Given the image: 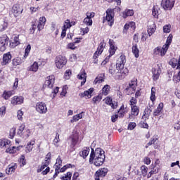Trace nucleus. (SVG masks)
<instances>
[{
    "instance_id": "obj_1",
    "label": "nucleus",
    "mask_w": 180,
    "mask_h": 180,
    "mask_svg": "<svg viewBox=\"0 0 180 180\" xmlns=\"http://www.w3.org/2000/svg\"><path fill=\"white\" fill-rule=\"evenodd\" d=\"M126 64V56L121 55L117 60L116 67L110 66L109 72L115 78V79H124L129 74L127 68H124Z\"/></svg>"
},
{
    "instance_id": "obj_2",
    "label": "nucleus",
    "mask_w": 180,
    "mask_h": 180,
    "mask_svg": "<svg viewBox=\"0 0 180 180\" xmlns=\"http://www.w3.org/2000/svg\"><path fill=\"white\" fill-rule=\"evenodd\" d=\"M105 158V151L102 148H97L96 150L91 148L89 162H94L96 167H101V165H103Z\"/></svg>"
},
{
    "instance_id": "obj_3",
    "label": "nucleus",
    "mask_w": 180,
    "mask_h": 180,
    "mask_svg": "<svg viewBox=\"0 0 180 180\" xmlns=\"http://www.w3.org/2000/svg\"><path fill=\"white\" fill-rule=\"evenodd\" d=\"M49 164L50 162L49 160H45L44 162H42L41 165L37 169V172H41L42 175H47V174L50 172V167H49Z\"/></svg>"
},
{
    "instance_id": "obj_4",
    "label": "nucleus",
    "mask_w": 180,
    "mask_h": 180,
    "mask_svg": "<svg viewBox=\"0 0 180 180\" xmlns=\"http://www.w3.org/2000/svg\"><path fill=\"white\" fill-rule=\"evenodd\" d=\"M36 111L39 115H46L47 113V105L44 102H38L35 105Z\"/></svg>"
},
{
    "instance_id": "obj_5",
    "label": "nucleus",
    "mask_w": 180,
    "mask_h": 180,
    "mask_svg": "<svg viewBox=\"0 0 180 180\" xmlns=\"http://www.w3.org/2000/svg\"><path fill=\"white\" fill-rule=\"evenodd\" d=\"M175 5V0H162L161 6L165 11H171Z\"/></svg>"
},
{
    "instance_id": "obj_6",
    "label": "nucleus",
    "mask_w": 180,
    "mask_h": 180,
    "mask_svg": "<svg viewBox=\"0 0 180 180\" xmlns=\"http://www.w3.org/2000/svg\"><path fill=\"white\" fill-rule=\"evenodd\" d=\"M55 64L57 68L61 69L67 64V58L63 56H58L55 59Z\"/></svg>"
},
{
    "instance_id": "obj_7",
    "label": "nucleus",
    "mask_w": 180,
    "mask_h": 180,
    "mask_svg": "<svg viewBox=\"0 0 180 180\" xmlns=\"http://www.w3.org/2000/svg\"><path fill=\"white\" fill-rule=\"evenodd\" d=\"M113 18H115V12L113 9L108 8L106 11V16L105 20L108 22L109 26H113Z\"/></svg>"
},
{
    "instance_id": "obj_8",
    "label": "nucleus",
    "mask_w": 180,
    "mask_h": 180,
    "mask_svg": "<svg viewBox=\"0 0 180 180\" xmlns=\"http://www.w3.org/2000/svg\"><path fill=\"white\" fill-rule=\"evenodd\" d=\"M168 51L167 45H163L162 47L158 46L153 50L154 56H161V57H164L165 54Z\"/></svg>"
},
{
    "instance_id": "obj_9",
    "label": "nucleus",
    "mask_w": 180,
    "mask_h": 180,
    "mask_svg": "<svg viewBox=\"0 0 180 180\" xmlns=\"http://www.w3.org/2000/svg\"><path fill=\"white\" fill-rule=\"evenodd\" d=\"M8 43H9V38L8 37V35L4 34L0 37V51H5L8 46Z\"/></svg>"
},
{
    "instance_id": "obj_10",
    "label": "nucleus",
    "mask_w": 180,
    "mask_h": 180,
    "mask_svg": "<svg viewBox=\"0 0 180 180\" xmlns=\"http://www.w3.org/2000/svg\"><path fill=\"white\" fill-rule=\"evenodd\" d=\"M136 88H137V79H134L129 82L126 88V91H127L129 94H134Z\"/></svg>"
},
{
    "instance_id": "obj_11",
    "label": "nucleus",
    "mask_w": 180,
    "mask_h": 180,
    "mask_svg": "<svg viewBox=\"0 0 180 180\" xmlns=\"http://www.w3.org/2000/svg\"><path fill=\"white\" fill-rule=\"evenodd\" d=\"M155 30H157V25H155V22L153 20L148 21V36H153V34L155 33Z\"/></svg>"
},
{
    "instance_id": "obj_12",
    "label": "nucleus",
    "mask_w": 180,
    "mask_h": 180,
    "mask_svg": "<svg viewBox=\"0 0 180 180\" xmlns=\"http://www.w3.org/2000/svg\"><path fill=\"white\" fill-rule=\"evenodd\" d=\"M54 82H56V77L54 75L48 76L45 79L44 86L51 89L54 86Z\"/></svg>"
},
{
    "instance_id": "obj_13",
    "label": "nucleus",
    "mask_w": 180,
    "mask_h": 180,
    "mask_svg": "<svg viewBox=\"0 0 180 180\" xmlns=\"http://www.w3.org/2000/svg\"><path fill=\"white\" fill-rule=\"evenodd\" d=\"M106 174H108V169L106 168L99 169L95 173V180H101V178H103L106 176Z\"/></svg>"
},
{
    "instance_id": "obj_14",
    "label": "nucleus",
    "mask_w": 180,
    "mask_h": 180,
    "mask_svg": "<svg viewBox=\"0 0 180 180\" xmlns=\"http://www.w3.org/2000/svg\"><path fill=\"white\" fill-rule=\"evenodd\" d=\"M139 113H140V109L139 108V107L131 108V112L129 115L128 119H129V120H135L136 117L139 116Z\"/></svg>"
},
{
    "instance_id": "obj_15",
    "label": "nucleus",
    "mask_w": 180,
    "mask_h": 180,
    "mask_svg": "<svg viewBox=\"0 0 180 180\" xmlns=\"http://www.w3.org/2000/svg\"><path fill=\"white\" fill-rule=\"evenodd\" d=\"M22 12H23V8H20L19 4H14L11 9V13L14 15L15 18H18L19 15H21Z\"/></svg>"
},
{
    "instance_id": "obj_16",
    "label": "nucleus",
    "mask_w": 180,
    "mask_h": 180,
    "mask_svg": "<svg viewBox=\"0 0 180 180\" xmlns=\"http://www.w3.org/2000/svg\"><path fill=\"white\" fill-rule=\"evenodd\" d=\"M110 49H109V56H108V58H110L112 56H115L116 53V50H117V47L115 46V41L113 39L109 40Z\"/></svg>"
},
{
    "instance_id": "obj_17",
    "label": "nucleus",
    "mask_w": 180,
    "mask_h": 180,
    "mask_svg": "<svg viewBox=\"0 0 180 180\" xmlns=\"http://www.w3.org/2000/svg\"><path fill=\"white\" fill-rule=\"evenodd\" d=\"M25 101V98L21 96H15L11 98V105H22L23 101Z\"/></svg>"
},
{
    "instance_id": "obj_18",
    "label": "nucleus",
    "mask_w": 180,
    "mask_h": 180,
    "mask_svg": "<svg viewBox=\"0 0 180 180\" xmlns=\"http://www.w3.org/2000/svg\"><path fill=\"white\" fill-rule=\"evenodd\" d=\"M61 164H63V160H61V157L58 156L55 164V174L53 178H56L57 175L60 173V165H61Z\"/></svg>"
},
{
    "instance_id": "obj_19",
    "label": "nucleus",
    "mask_w": 180,
    "mask_h": 180,
    "mask_svg": "<svg viewBox=\"0 0 180 180\" xmlns=\"http://www.w3.org/2000/svg\"><path fill=\"white\" fill-rule=\"evenodd\" d=\"M103 101L105 103L112 108V109H117V103L113 102V99L111 97L107 96Z\"/></svg>"
},
{
    "instance_id": "obj_20",
    "label": "nucleus",
    "mask_w": 180,
    "mask_h": 180,
    "mask_svg": "<svg viewBox=\"0 0 180 180\" xmlns=\"http://www.w3.org/2000/svg\"><path fill=\"white\" fill-rule=\"evenodd\" d=\"M16 168H18V165H16V163H11L8 165V166L6 169V174H7L8 175H12V174H13V172H15V171L16 170Z\"/></svg>"
},
{
    "instance_id": "obj_21",
    "label": "nucleus",
    "mask_w": 180,
    "mask_h": 180,
    "mask_svg": "<svg viewBox=\"0 0 180 180\" xmlns=\"http://www.w3.org/2000/svg\"><path fill=\"white\" fill-rule=\"evenodd\" d=\"M78 79H80L82 81L81 86L85 85V83L86 82V72H85L84 70H82L77 75Z\"/></svg>"
},
{
    "instance_id": "obj_22",
    "label": "nucleus",
    "mask_w": 180,
    "mask_h": 180,
    "mask_svg": "<svg viewBox=\"0 0 180 180\" xmlns=\"http://www.w3.org/2000/svg\"><path fill=\"white\" fill-rule=\"evenodd\" d=\"M12 60V55L11 53H6L3 55V60L1 62V65H6V64H9V62Z\"/></svg>"
},
{
    "instance_id": "obj_23",
    "label": "nucleus",
    "mask_w": 180,
    "mask_h": 180,
    "mask_svg": "<svg viewBox=\"0 0 180 180\" xmlns=\"http://www.w3.org/2000/svg\"><path fill=\"white\" fill-rule=\"evenodd\" d=\"M20 148H22V146H8V148L6 149V153L8 154H16Z\"/></svg>"
},
{
    "instance_id": "obj_24",
    "label": "nucleus",
    "mask_w": 180,
    "mask_h": 180,
    "mask_svg": "<svg viewBox=\"0 0 180 180\" xmlns=\"http://www.w3.org/2000/svg\"><path fill=\"white\" fill-rule=\"evenodd\" d=\"M12 146V142L9 139H0V147L1 148H8V147H11Z\"/></svg>"
},
{
    "instance_id": "obj_25",
    "label": "nucleus",
    "mask_w": 180,
    "mask_h": 180,
    "mask_svg": "<svg viewBox=\"0 0 180 180\" xmlns=\"http://www.w3.org/2000/svg\"><path fill=\"white\" fill-rule=\"evenodd\" d=\"M152 72L153 80L157 81V79L160 78V75H161V68H153Z\"/></svg>"
},
{
    "instance_id": "obj_26",
    "label": "nucleus",
    "mask_w": 180,
    "mask_h": 180,
    "mask_svg": "<svg viewBox=\"0 0 180 180\" xmlns=\"http://www.w3.org/2000/svg\"><path fill=\"white\" fill-rule=\"evenodd\" d=\"M94 88H90L89 90H86L83 93H80L79 96H80V98H85V96H87V98H89L92 97V93L94 92Z\"/></svg>"
},
{
    "instance_id": "obj_27",
    "label": "nucleus",
    "mask_w": 180,
    "mask_h": 180,
    "mask_svg": "<svg viewBox=\"0 0 180 180\" xmlns=\"http://www.w3.org/2000/svg\"><path fill=\"white\" fill-rule=\"evenodd\" d=\"M70 139L72 140V145L75 147V146H77V143H78V140L79 139V134L74 132L73 134L70 136Z\"/></svg>"
},
{
    "instance_id": "obj_28",
    "label": "nucleus",
    "mask_w": 180,
    "mask_h": 180,
    "mask_svg": "<svg viewBox=\"0 0 180 180\" xmlns=\"http://www.w3.org/2000/svg\"><path fill=\"white\" fill-rule=\"evenodd\" d=\"M36 143L34 139L31 140L27 143V146L25 148L26 153H30L33 150V146Z\"/></svg>"
},
{
    "instance_id": "obj_29",
    "label": "nucleus",
    "mask_w": 180,
    "mask_h": 180,
    "mask_svg": "<svg viewBox=\"0 0 180 180\" xmlns=\"http://www.w3.org/2000/svg\"><path fill=\"white\" fill-rule=\"evenodd\" d=\"M13 95H15V91H4L1 96L5 101H8Z\"/></svg>"
},
{
    "instance_id": "obj_30",
    "label": "nucleus",
    "mask_w": 180,
    "mask_h": 180,
    "mask_svg": "<svg viewBox=\"0 0 180 180\" xmlns=\"http://www.w3.org/2000/svg\"><path fill=\"white\" fill-rule=\"evenodd\" d=\"M28 71H32V72H37L39 70V63L37 62H34L32 65L27 68Z\"/></svg>"
},
{
    "instance_id": "obj_31",
    "label": "nucleus",
    "mask_w": 180,
    "mask_h": 180,
    "mask_svg": "<svg viewBox=\"0 0 180 180\" xmlns=\"http://www.w3.org/2000/svg\"><path fill=\"white\" fill-rule=\"evenodd\" d=\"M90 151H91V148L88 147L84 148L82 152H80V157H82V158L85 159L86 157H88V155H89Z\"/></svg>"
},
{
    "instance_id": "obj_32",
    "label": "nucleus",
    "mask_w": 180,
    "mask_h": 180,
    "mask_svg": "<svg viewBox=\"0 0 180 180\" xmlns=\"http://www.w3.org/2000/svg\"><path fill=\"white\" fill-rule=\"evenodd\" d=\"M109 92H110V86L106 84L103 87L102 92L100 94L102 95L103 96H106L109 95Z\"/></svg>"
},
{
    "instance_id": "obj_33",
    "label": "nucleus",
    "mask_w": 180,
    "mask_h": 180,
    "mask_svg": "<svg viewBox=\"0 0 180 180\" xmlns=\"http://www.w3.org/2000/svg\"><path fill=\"white\" fill-rule=\"evenodd\" d=\"M164 108V103H160L158 105L157 109H155L153 112V115L155 116H159L160 113H161L162 109Z\"/></svg>"
},
{
    "instance_id": "obj_34",
    "label": "nucleus",
    "mask_w": 180,
    "mask_h": 180,
    "mask_svg": "<svg viewBox=\"0 0 180 180\" xmlns=\"http://www.w3.org/2000/svg\"><path fill=\"white\" fill-rule=\"evenodd\" d=\"M134 15V11L130 9H126L122 13V17L124 18V19H126V18H128V16H133Z\"/></svg>"
},
{
    "instance_id": "obj_35",
    "label": "nucleus",
    "mask_w": 180,
    "mask_h": 180,
    "mask_svg": "<svg viewBox=\"0 0 180 180\" xmlns=\"http://www.w3.org/2000/svg\"><path fill=\"white\" fill-rule=\"evenodd\" d=\"M132 53L136 57V58H139L140 56V51L139 50V47L137 46V44H135L132 46Z\"/></svg>"
},
{
    "instance_id": "obj_36",
    "label": "nucleus",
    "mask_w": 180,
    "mask_h": 180,
    "mask_svg": "<svg viewBox=\"0 0 180 180\" xmlns=\"http://www.w3.org/2000/svg\"><path fill=\"white\" fill-rule=\"evenodd\" d=\"M151 112H153V110H151V109L146 108L143 112L142 119L143 120H147V119H148L150 117V115H151Z\"/></svg>"
},
{
    "instance_id": "obj_37",
    "label": "nucleus",
    "mask_w": 180,
    "mask_h": 180,
    "mask_svg": "<svg viewBox=\"0 0 180 180\" xmlns=\"http://www.w3.org/2000/svg\"><path fill=\"white\" fill-rule=\"evenodd\" d=\"M84 112H82L72 117V119L70 120L71 123H75V122H78L79 119H82Z\"/></svg>"
},
{
    "instance_id": "obj_38",
    "label": "nucleus",
    "mask_w": 180,
    "mask_h": 180,
    "mask_svg": "<svg viewBox=\"0 0 180 180\" xmlns=\"http://www.w3.org/2000/svg\"><path fill=\"white\" fill-rule=\"evenodd\" d=\"M141 175L142 176H143V178H146V176H147V174L148 172V167H147V166L146 165H143L141 167Z\"/></svg>"
},
{
    "instance_id": "obj_39",
    "label": "nucleus",
    "mask_w": 180,
    "mask_h": 180,
    "mask_svg": "<svg viewBox=\"0 0 180 180\" xmlns=\"http://www.w3.org/2000/svg\"><path fill=\"white\" fill-rule=\"evenodd\" d=\"M105 81V79L103 78V75H98L94 81V85H96V84H102Z\"/></svg>"
},
{
    "instance_id": "obj_40",
    "label": "nucleus",
    "mask_w": 180,
    "mask_h": 180,
    "mask_svg": "<svg viewBox=\"0 0 180 180\" xmlns=\"http://www.w3.org/2000/svg\"><path fill=\"white\" fill-rule=\"evenodd\" d=\"M12 64L13 67H18V65H20V64H22V59L19 57H17L13 59Z\"/></svg>"
},
{
    "instance_id": "obj_41",
    "label": "nucleus",
    "mask_w": 180,
    "mask_h": 180,
    "mask_svg": "<svg viewBox=\"0 0 180 180\" xmlns=\"http://www.w3.org/2000/svg\"><path fill=\"white\" fill-rule=\"evenodd\" d=\"M103 98V96L100 94L98 96H96V97L92 98V102L94 104L99 103V102H101L102 101Z\"/></svg>"
},
{
    "instance_id": "obj_42",
    "label": "nucleus",
    "mask_w": 180,
    "mask_h": 180,
    "mask_svg": "<svg viewBox=\"0 0 180 180\" xmlns=\"http://www.w3.org/2000/svg\"><path fill=\"white\" fill-rule=\"evenodd\" d=\"M11 44L13 47H16V46H19L20 44V41H19V37L15 36L13 37V39L11 41Z\"/></svg>"
},
{
    "instance_id": "obj_43",
    "label": "nucleus",
    "mask_w": 180,
    "mask_h": 180,
    "mask_svg": "<svg viewBox=\"0 0 180 180\" xmlns=\"http://www.w3.org/2000/svg\"><path fill=\"white\" fill-rule=\"evenodd\" d=\"M30 134H32V132H30V129H25L23 131V133L20 136L23 139H29V137L30 136Z\"/></svg>"
},
{
    "instance_id": "obj_44",
    "label": "nucleus",
    "mask_w": 180,
    "mask_h": 180,
    "mask_svg": "<svg viewBox=\"0 0 180 180\" xmlns=\"http://www.w3.org/2000/svg\"><path fill=\"white\" fill-rule=\"evenodd\" d=\"M30 50H32V46L28 44L25 49L24 58H27V57H29V54H30Z\"/></svg>"
},
{
    "instance_id": "obj_45",
    "label": "nucleus",
    "mask_w": 180,
    "mask_h": 180,
    "mask_svg": "<svg viewBox=\"0 0 180 180\" xmlns=\"http://www.w3.org/2000/svg\"><path fill=\"white\" fill-rule=\"evenodd\" d=\"M172 39H173L172 34H169V35L167 39L166 44L163 45V46H167V49H169V44H171V43L172 42Z\"/></svg>"
},
{
    "instance_id": "obj_46",
    "label": "nucleus",
    "mask_w": 180,
    "mask_h": 180,
    "mask_svg": "<svg viewBox=\"0 0 180 180\" xmlns=\"http://www.w3.org/2000/svg\"><path fill=\"white\" fill-rule=\"evenodd\" d=\"M129 105L131 108H136L137 107V100L134 98L132 97L131 99L129 101Z\"/></svg>"
},
{
    "instance_id": "obj_47",
    "label": "nucleus",
    "mask_w": 180,
    "mask_h": 180,
    "mask_svg": "<svg viewBox=\"0 0 180 180\" xmlns=\"http://www.w3.org/2000/svg\"><path fill=\"white\" fill-rule=\"evenodd\" d=\"M71 176H72V173L71 172H69L64 174L63 176L60 178L61 180H71Z\"/></svg>"
},
{
    "instance_id": "obj_48",
    "label": "nucleus",
    "mask_w": 180,
    "mask_h": 180,
    "mask_svg": "<svg viewBox=\"0 0 180 180\" xmlns=\"http://www.w3.org/2000/svg\"><path fill=\"white\" fill-rule=\"evenodd\" d=\"M120 112V113H119V117H123V116H124V114L127 113V112L124 110V105H122L120 107V108L118 112Z\"/></svg>"
},
{
    "instance_id": "obj_49",
    "label": "nucleus",
    "mask_w": 180,
    "mask_h": 180,
    "mask_svg": "<svg viewBox=\"0 0 180 180\" xmlns=\"http://www.w3.org/2000/svg\"><path fill=\"white\" fill-rule=\"evenodd\" d=\"M83 22L84 23V25H86V26H92V19L88 18L87 17H86L84 20Z\"/></svg>"
},
{
    "instance_id": "obj_50",
    "label": "nucleus",
    "mask_w": 180,
    "mask_h": 180,
    "mask_svg": "<svg viewBox=\"0 0 180 180\" xmlns=\"http://www.w3.org/2000/svg\"><path fill=\"white\" fill-rule=\"evenodd\" d=\"M58 143H60V134H58V133H57L55 136V139H53V144L56 147H58L59 146Z\"/></svg>"
},
{
    "instance_id": "obj_51",
    "label": "nucleus",
    "mask_w": 180,
    "mask_h": 180,
    "mask_svg": "<svg viewBox=\"0 0 180 180\" xmlns=\"http://www.w3.org/2000/svg\"><path fill=\"white\" fill-rule=\"evenodd\" d=\"M72 26V25H71V22L70 21V20H66L64 22L63 25V29H70V27H71Z\"/></svg>"
},
{
    "instance_id": "obj_52",
    "label": "nucleus",
    "mask_w": 180,
    "mask_h": 180,
    "mask_svg": "<svg viewBox=\"0 0 180 180\" xmlns=\"http://www.w3.org/2000/svg\"><path fill=\"white\" fill-rule=\"evenodd\" d=\"M25 127H26V126L25 125V124H22L18 129V134L19 136H22V134L23 133V131H25Z\"/></svg>"
},
{
    "instance_id": "obj_53",
    "label": "nucleus",
    "mask_w": 180,
    "mask_h": 180,
    "mask_svg": "<svg viewBox=\"0 0 180 180\" xmlns=\"http://www.w3.org/2000/svg\"><path fill=\"white\" fill-rule=\"evenodd\" d=\"M150 101H152V102H154V101H155V87L151 88Z\"/></svg>"
},
{
    "instance_id": "obj_54",
    "label": "nucleus",
    "mask_w": 180,
    "mask_h": 180,
    "mask_svg": "<svg viewBox=\"0 0 180 180\" xmlns=\"http://www.w3.org/2000/svg\"><path fill=\"white\" fill-rule=\"evenodd\" d=\"M17 117H18V120H20V122H22V120H23V111H22V110H18Z\"/></svg>"
},
{
    "instance_id": "obj_55",
    "label": "nucleus",
    "mask_w": 180,
    "mask_h": 180,
    "mask_svg": "<svg viewBox=\"0 0 180 180\" xmlns=\"http://www.w3.org/2000/svg\"><path fill=\"white\" fill-rule=\"evenodd\" d=\"M6 113V106L3 105L0 108V116L4 117Z\"/></svg>"
},
{
    "instance_id": "obj_56",
    "label": "nucleus",
    "mask_w": 180,
    "mask_h": 180,
    "mask_svg": "<svg viewBox=\"0 0 180 180\" xmlns=\"http://www.w3.org/2000/svg\"><path fill=\"white\" fill-rule=\"evenodd\" d=\"M71 74H72L71 70H67L64 75L65 79H70L71 77Z\"/></svg>"
},
{
    "instance_id": "obj_57",
    "label": "nucleus",
    "mask_w": 180,
    "mask_h": 180,
    "mask_svg": "<svg viewBox=\"0 0 180 180\" xmlns=\"http://www.w3.org/2000/svg\"><path fill=\"white\" fill-rule=\"evenodd\" d=\"M164 33H169L171 32V25H166L163 27Z\"/></svg>"
},
{
    "instance_id": "obj_58",
    "label": "nucleus",
    "mask_w": 180,
    "mask_h": 180,
    "mask_svg": "<svg viewBox=\"0 0 180 180\" xmlns=\"http://www.w3.org/2000/svg\"><path fill=\"white\" fill-rule=\"evenodd\" d=\"M169 65L172 67V68H176L178 65V60H173L169 62Z\"/></svg>"
},
{
    "instance_id": "obj_59",
    "label": "nucleus",
    "mask_w": 180,
    "mask_h": 180,
    "mask_svg": "<svg viewBox=\"0 0 180 180\" xmlns=\"http://www.w3.org/2000/svg\"><path fill=\"white\" fill-rule=\"evenodd\" d=\"M152 15L154 18H158V10L155 8V6H153L152 10Z\"/></svg>"
},
{
    "instance_id": "obj_60",
    "label": "nucleus",
    "mask_w": 180,
    "mask_h": 180,
    "mask_svg": "<svg viewBox=\"0 0 180 180\" xmlns=\"http://www.w3.org/2000/svg\"><path fill=\"white\" fill-rule=\"evenodd\" d=\"M8 27V22L3 21V24L0 26V31L4 32Z\"/></svg>"
},
{
    "instance_id": "obj_61",
    "label": "nucleus",
    "mask_w": 180,
    "mask_h": 180,
    "mask_svg": "<svg viewBox=\"0 0 180 180\" xmlns=\"http://www.w3.org/2000/svg\"><path fill=\"white\" fill-rule=\"evenodd\" d=\"M97 51H98V54H102L103 51V42H101Z\"/></svg>"
},
{
    "instance_id": "obj_62",
    "label": "nucleus",
    "mask_w": 180,
    "mask_h": 180,
    "mask_svg": "<svg viewBox=\"0 0 180 180\" xmlns=\"http://www.w3.org/2000/svg\"><path fill=\"white\" fill-rule=\"evenodd\" d=\"M58 89H59L58 87H56L55 89H53V91L51 94V98H52V99H54V98H56V96L57 95V94H58Z\"/></svg>"
},
{
    "instance_id": "obj_63",
    "label": "nucleus",
    "mask_w": 180,
    "mask_h": 180,
    "mask_svg": "<svg viewBox=\"0 0 180 180\" xmlns=\"http://www.w3.org/2000/svg\"><path fill=\"white\" fill-rule=\"evenodd\" d=\"M143 162L146 165H150L151 164V159L146 156V157L143 158Z\"/></svg>"
},
{
    "instance_id": "obj_64",
    "label": "nucleus",
    "mask_w": 180,
    "mask_h": 180,
    "mask_svg": "<svg viewBox=\"0 0 180 180\" xmlns=\"http://www.w3.org/2000/svg\"><path fill=\"white\" fill-rule=\"evenodd\" d=\"M136 126H137L136 122H130L128 125V130H134Z\"/></svg>"
}]
</instances>
